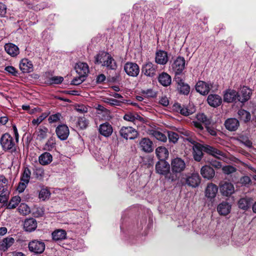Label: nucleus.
I'll use <instances>...</instances> for the list:
<instances>
[{"label": "nucleus", "instance_id": "nucleus-7", "mask_svg": "<svg viewBox=\"0 0 256 256\" xmlns=\"http://www.w3.org/2000/svg\"><path fill=\"white\" fill-rule=\"evenodd\" d=\"M29 250L35 254H42L45 249V244L42 241L33 240L28 244Z\"/></svg>", "mask_w": 256, "mask_h": 256}, {"label": "nucleus", "instance_id": "nucleus-28", "mask_svg": "<svg viewBox=\"0 0 256 256\" xmlns=\"http://www.w3.org/2000/svg\"><path fill=\"white\" fill-rule=\"evenodd\" d=\"M76 72L80 75L86 77L89 72L88 66L87 64L79 62L76 66Z\"/></svg>", "mask_w": 256, "mask_h": 256}, {"label": "nucleus", "instance_id": "nucleus-17", "mask_svg": "<svg viewBox=\"0 0 256 256\" xmlns=\"http://www.w3.org/2000/svg\"><path fill=\"white\" fill-rule=\"evenodd\" d=\"M175 81L178 84L177 88L179 92L181 94L188 95L190 91V87L187 84H186L184 80L178 76L176 77Z\"/></svg>", "mask_w": 256, "mask_h": 256}, {"label": "nucleus", "instance_id": "nucleus-27", "mask_svg": "<svg viewBox=\"0 0 256 256\" xmlns=\"http://www.w3.org/2000/svg\"><path fill=\"white\" fill-rule=\"evenodd\" d=\"M207 100L208 104L213 107H217L222 102L221 97L218 94H210Z\"/></svg>", "mask_w": 256, "mask_h": 256}, {"label": "nucleus", "instance_id": "nucleus-46", "mask_svg": "<svg viewBox=\"0 0 256 256\" xmlns=\"http://www.w3.org/2000/svg\"><path fill=\"white\" fill-rule=\"evenodd\" d=\"M31 175L30 170L28 168H24L22 175L20 178L22 182H24L26 184H28Z\"/></svg>", "mask_w": 256, "mask_h": 256}, {"label": "nucleus", "instance_id": "nucleus-26", "mask_svg": "<svg viewBox=\"0 0 256 256\" xmlns=\"http://www.w3.org/2000/svg\"><path fill=\"white\" fill-rule=\"evenodd\" d=\"M231 206L228 202H223L220 203L217 208V210L220 215L226 216L230 212Z\"/></svg>", "mask_w": 256, "mask_h": 256}, {"label": "nucleus", "instance_id": "nucleus-32", "mask_svg": "<svg viewBox=\"0 0 256 256\" xmlns=\"http://www.w3.org/2000/svg\"><path fill=\"white\" fill-rule=\"evenodd\" d=\"M156 153L160 160H165L168 156V150L164 146H158L156 150Z\"/></svg>", "mask_w": 256, "mask_h": 256}, {"label": "nucleus", "instance_id": "nucleus-18", "mask_svg": "<svg viewBox=\"0 0 256 256\" xmlns=\"http://www.w3.org/2000/svg\"><path fill=\"white\" fill-rule=\"evenodd\" d=\"M238 93L235 90H227L224 96V100L226 102H232L236 100H238Z\"/></svg>", "mask_w": 256, "mask_h": 256}, {"label": "nucleus", "instance_id": "nucleus-41", "mask_svg": "<svg viewBox=\"0 0 256 256\" xmlns=\"http://www.w3.org/2000/svg\"><path fill=\"white\" fill-rule=\"evenodd\" d=\"M21 200L19 196H15L12 197L7 205L8 209H13L16 208L19 204Z\"/></svg>", "mask_w": 256, "mask_h": 256}, {"label": "nucleus", "instance_id": "nucleus-15", "mask_svg": "<svg viewBox=\"0 0 256 256\" xmlns=\"http://www.w3.org/2000/svg\"><path fill=\"white\" fill-rule=\"evenodd\" d=\"M56 132L58 137L62 140L67 139L69 136L70 131L68 128L66 124H61L58 126L56 130Z\"/></svg>", "mask_w": 256, "mask_h": 256}, {"label": "nucleus", "instance_id": "nucleus-4", "mask_svg": "<svg viewBox=\"0 0 256 256\" xmlns=\"http://www.w3.org/2000/svg\"><path fill=\"white\" fill-rule=\"evenodd\" d=\"M174 109L184 116H188L196 112V108L192 104L181 105L180 104H175L174 106Z\"/></svg>", "mask_w": 256, "mask_h": 256}, {"label": "nucleus", "instance_id": "nucleus-6", "mask_svg": "<svg viewBox=\"0 0 256 256\" xmlns=\"http://www.w3.org/2000/svg\"><path fill=\"white\" fill-rule=\"evenodd\" d=\"M171 168L173 173H180L184 170L186 164L182 158H176L172 160Z\"/></svg>", "mask_w": 256, "mask_h": 256}, {"label": "nucleus", "instance_id": "nucleus-8", "mask_svg": "<svg viewBox=\"0 0 256 256\" xmlns=\"http://www.w3.org/2000/svg\"><path fill=\"white\" fill-rule=\"evenodd\" d=\"M124 70L128 75L134 77L136 76L140 72L138 66L132 62H128L125 64Z\"/></svg>", "mask_w": 256, "mask_h": 256}, {"label": "nucleus", "instance_id": "nucleus-29", "mask_svg": "<svg viewBox=\"0 0 256 256\" xmlns=\"http://www.w3.org/2000/svg\"><path fill=\"white\" fill-rule=\"evenodd\" d=\"M4 50L8 54L13 57L16 56L20 52L18 48L12 43L6 44Z\"/></svg>", "mask_w": 256, "mask_h": 256}, {"label": "nucleus", "instance_id": "nucleus-2", "mask_svg": "<svg viewBox=\"0 0 256 256\" xmlns=\"http://www.w3.org/2000/svg\"><path fill=\"white\" fill-rule=\"evenodd\" d=\"M95 64H101L108 70H116L118 66L116 60L112 56L105 52H101L94 57Z\"/></svg>", "mask_w": 256, "mask_h": 256}, {"label": "nucleus", "instance_id": "nucleus-44", "mask_svg": "<svg viewBox=\"0 0 256 256\" xmlns=\"http://www.w3.org/2000/svg\"><path fill=\"white\" fill-rule=\"evenodd\" d=\"M151 134L158 140L165 142L167 140L166 136L159 131L152 130Z\"/></svg>", "mask_w": 256, "mask_h": 256}, {"label": "nucleus", "instance_id": "nucleus-21", "mask_svg": "<svg viewBox=\"0 0 256 256\" xmlns=\"http://www.w3.org/2000/svg\"><path fill=\"white\" fill-rule=\"evenodd\" d=\"M155 61L158 64L162 65L166 64L168 61L167 52L162 50L158 51L156 54Z\"/></svg>", "mask_w": 256, "mask_h": 256}, {"label": "nucleus", "instance_id": "nucleus-47", "mask_svg": "<svg viewBox=\"0 0 256 256\" xmlns=\"http://www.w3.org/2000/svg\"><path fill=\"white\" fill-rule=\"evenodd\" d=\"M32 215L36 218L42 216L44 214V208L35 206L32 210Z\"/></svg>", "mask_w": 256, "mask_h": 256}, {"label": "nucleus", "instance_id": "nucleus-55", "mask_svg": "<svg viewBox=\"0 0 256 256\" xmlns=\"http://www.w3.org/2000/svg\"><path fill=\"white\" fill-rule=\"evenodd\" d=\"M34 173L38 178H42L44 176V170L42 167H36L34 170Z\"/></svg>", "mask_w": 256, "mask_h": 256}, {"label": "nucleus", "instance_id": "nucleus-43", "mask_svg": "<svg viewBox=\"0 0 256 256\" xmlns=\"http://www.w3.org/2000/svg\"><path fill=\"white\" fill-rule=\"evenodd\" d=\"M18 212L23 216L28 214L30 212V207L26 204L22 203L18 207Z\"/></svg>", "mask_w": 256, "mask_h": 256}, {"label": "nucleus", "instance_id": "nucleus-25", "mask_svg": "<svg viewBox=\"0 0 256 256\" xmlns=\"http://www.w3.org/2000/svg\"><path fill=\"white\" fill-rule=\"evenodd\" d=\"M200 174L204 178L210 180L214 177L215 172L210 166H204L201 168Z\"/></svg>", "mask_w": 256, "mask_h": 256}, {"label": "nucleus", "instance_id": "nucleus-33", "mask_svg": "<svg viewBox=\"0 0 256 256\" xmlns=\"http://www.w3.org/2000/svg\"><path fill=\"white\" fill-rule=\"evenodd\" d=\"M48 130L45 126H40L36 131L35 134L36 136V139L39 140H42L48 136Z\"/></svg>", "mask_w": 256, "mask_h": 256}, {"label": "nucleus", "instance_id": "nucleus-54", "mask_svg": "<svg viewBox=\"0 0 256 256\" xmlns=\"http://www.w3.org/2000/svg\"><path fill=\"white\" fill-rule=\"evenodd\" d=\"M0 202L4 204L8 201L10 192H0Z\"/></svg>", "mask_w": 256, "mask_h": 256}, {"label": "nucleus", "instance_id": "nucleus-45", "mask_svg": "<svg viewBox=\"0 0 256 256\" xmlns=\"http://www.w3.org/2000/svg\"><path fill=\"white\" fill-rule=\"evenodd\" d=\"M56 146L55 140L51 137L50 138L44 146V150L47 151L52 150Z\"/></svg>", "mask_w": 256, "mask_h": 256}, {"label": "nucleus", "instance_id": "nucleus-50", "mask_svg": "<svg viewBox=\"0 0 256 256\" xmlns=\"http://www.w3.org/2000/svg\"><path fill=\"white\" fill-rule=\"evenodd\" d=\"M50 192L46 188H42L39 193V198L43 200L50 198Z\"/></svg>", "mask_w": 256, "mask_h": 256}, {"label": "nucleus", "instance_id": "nucleus-48", "mask_svg": "<svg viewBox=\"0 0 256 256\" xmlns=\"http://www.w3.org/2000/svg\"><path fill=\"white\" fill-rule=\"evenodd\" d=\"M88 124V120L84 117L79 118L78 119V126L82 130L86 128Z\"/></svg>", "mask_w": 256, "mask_h": 256}, {"label": "nucleus", "instance_id": "nucleus-23", "mask_svg": "<svg viewBox=\"0 0 256 256\" xmlns=\"http://www.w3.org/2000/svg\"><path fill=\"white\" fill-rule=\"evenodd\" d=\"M37 222L33 218L26 219L24 223V228L26 232H31L37 228Z\"/></svg>", "mask_w": 256, "mask_h": 256}, {"label": "nucleus", "instance_id": "nucleus-31", "mask_svg": "<svg viewBox=\"0 0 256 256\" xmlns=\"http://www.w3.org/2000/svg\"><path fill=\"white\" fill-rule=\"evenodd\" d=\"M218 187L216 185L210 183L208 184L206 190V196L208 198H214L218 192Z\"/></svg>", "mask_w": 256, "mask_h": 256}, {"label": "nucleus", "instance_id": "nucleus-42", "mask_svg": "<svg viewBox=\"0 0 256 256\" xmlns=\"http://www.w3.org/2000/svg\"><path fill=\"white\" fill-rule=\"evenodd\" d=\"M123 118L125 120L134 122L136 120H138L141 117L136 114L128 112L124 115Z\"/></svg>", "mask_w": 256, "mask_h": 256}, {"label": "nucleus", "instance_id": "nucleus-38", "mask_svg": "<svg viewBox=\"0 0 256 256\" xmlns=\"http://www.w3.org/2000/svg\"><path fill=\"white\" fill-rule=\"evenodd\" d=\"M10 192L8 180L3 175L0 176V192Z\"/></svg>", "mask_w": 256, "mask_h": 256}, {"label": "nucleus", "instance_id": "nucleus-57", "mask_svg": "<svg viewBox=\"0 0 256 256\" xmlns=\"http://www.w3.org/2000/svg\"><path fill=\"white\" fill-rule=\"evenodd\" d=\"M239 182L242 186H248L252 182V180L249 176H244L240 178Z\"/></svg>", "mask_w": 256, "mask_h": 256}, {"label": "nucleus", "instance_id": "nucleus-40", "mask_svg": "<svg viewBox=\"0 0 256 256\" xmlns=\"http://www.w3.org/2000/svg\"><path fill=\"white\" fill-rule=\"evenodd\" d=\"M238 114L240 118L244 122H247L250 120L251 116L249 112L241 109L238 111Z\"/></svg>", "mask_w": 256, "mask_h": 256}, {"label": "nucleus", "instance_id": "nucleus-3", "mask_svg": "<svg viewBox=\"0 0 256 256\" xmlns=\"http://www.w3.org/2000/svg\"><path fill=\"white\" fill-rule=\"evenodd\" d=\"M0 142L4 150L13 151L15 150V143L12 137L10 134L8 133L4 134L0 138Z\"/></svg>", "mask_w": 256, "mask_h": 256}, {"label": "nucleus", "instance_id": "nucleus-52", "mask_svg": "<svg viewBox=\"0 0 256 256\" xmlns=\"http://www.w3.org/2000/svg\"><path fill=\"white\" fill-rule=\"evenodd\" d=\"M168 136L170 142H172L173 143L176 142L179 138L178 134L172 131L168 132Z\"/></svg>", "mask_w": 256, "mask_h": 256}, {"label": "nucleus", "instance_id": "nucleus-61", "mask_svg": "<svg viewBox=\"0 0 256 256\" xmlns=\"http://www.w3.org/2000/svg\"><path fill=\"white\" fill-rule=\"evenodd\" d=\"M106 102L111 106H120L121 101L117 100L114 98H106Z\"/></svg>", "mask_w": 256, "mask_h": 256}, {"label": "nucleus", "instance_id": "nucleus-51", "mask_svg": "<svg viewBox=\"0 0 256 256\" xmlns=\"http://www.w3.org/2000/svg\"><path fill=\"white\" fill-rule=\"evenodd\" d=\"M48 114L46 112L42 113L36 119H34L32 120V124L34 125H38L40 124L48 116Z\"/></svg>", "mask_w": 256, "mask_h": 256}, {"label": "nucleus", "instance_id": "nucleus-22", "mask_svg": "<svg viewBox=\"0 0 256 256\" xmlns=\"http://www.w3.org/2000/svg\"><path fill=\"white\" fill-rule=\"evenodd\" d=\"M20 68L24 73L30 72L33 70V65L30 61L24 58L20 63Z\"/></svg>", "mask_w": 256, "mask_h": 256}, {"label": "nucleus", "instance_id": "nucleus-9", "mask_svg": "<svg viewBox=\"0 0 256 256\" xmlns=\"http://www.w3.org/2000/svg\"><path fill=\"white\" fill-rule=\"evenodd\" d=\"M212 84L210 82H206L204 81H198L196 85L197 92L202 95L208 94L210 89L212 88Z\"/></svg>", "mask_w": 256, "mask_h": 256}, {"label": "nucleus", "instance_id": "nucleus-59", "mask_svg": "<svg viewBox=\"0 0 256 256\" xmlns=\"http://www.w3.org/2000/svg\"><path fill=\"white\" fill-rule=\"evenodd\" d=\"M142 93L149 98H154L156 96V93L152 89L144 90Z\"/></svg>", "mask_w": 256, "mask_h": 256}, {"label": "nucleus", "instance_id": "nucleus-49", "mask_svg": "<svg viewBox=\"0 0 256 256\" xmlns=\"http://www.w3.org/2000/svg\"><path fill=\"white\" fill-rule=\"evenodd\" d=\"M196 118L200 122L203 123L204 125L208 126L210 124V120L204 114H198L196 116Z\"/></svg>", "mask_w": 256, "mask_h": 256}, {"label": "nucleus", "instance_id": "nucleus-64", "mask_svg": "<svg viewBox=\"0 0 256 256\" xmlns=\"http://www.w3.org/2000/svg\"><path fill=\"white\" fill-rule=\"evenodd\" d=\"M210 162L212 166L216 168H220L222 167V163L216 160L212 159Z\"/></svg>", "mask_w": 256, "mask_h": 256}, {"label": "nucleus", "instance_id": "nucleus-37", "mask_svg": "<svg viewBox=\"0 0 256 256\" xmlns=\"http://www.w3.org/2000/svg\"><path fill=\"white\" fill-rule=\"evenodd\" d=\"M66 232L63 230H58L52 233V239L54 240L58 241L64 240L66 237Z\"/></svg>", "mask_w": 256, "mask_h": 256}, {"label": "nucleus", "instance_id": "nucleus-34", "mask_svg": "<svg viewBox=\"0 0 256 256\" xmlns=\"http://www.w3.org/2000/svg\"><path fill=\"white\" fill-rule=\"evenodd\" d=\"M159 82L163 86H169L172 82L171 76L167 73L163 72L159 75Z\"/></svg>", "mask_w": 256, "mask_h": 256}, {"label": "nucleus", "instance_id": "nucleus-5", "mask_svg": "<svg viewBox=\"0 0 256 256\" xmlns=\"http://www.w3.org/2000/svg\"><path fill=\"white\" fill-rule=\"evenodd\" d=\"M120 134L126 140H134L138 136V132L131 126H122L120 130Z\"/></svg>", "mask_w": 256, "mask_h": 256}, {"label": "nucleus", "instance_id": "nucleus-39", "mask_svg": "<svg viewBox=\"0 0 256 256\" xmlns=\"http://www.w3.org/2000/svg\"><path fill=\"white\" fill-rule=\"evenodd\" d=\"M182 134L186 137L184 138V142H188L192 144L197 142L196 140V137L192 132L188 130H184L182 132Z\"/></svg>", "mask_w": 256, "mask_h": 256}, {"label": "nucleus", "instance_id": "nucleus-62", "mask_svg": "<svg viewBox=\"0 0 256 256\" xmlns=\"http://www.w3.org/2000/svg\"><path fill=\"white\" fill-rule=\"evenodd\" d=\"M5 70L8 72V73L12 74L13 76H16L18 74V72L16 69L12 66H8L5 68Z\"/></svg>", "mask_w": 256, "mask_h": 256}, {"label": "nucleus", "instance_id": "nucleus-1", "mask_svg": "<svg viewBox=\"0 0 256 256\" xmlns=\"http://www.w3.org/2000/svg\"><path fill=\"white\" fill-rule=\"evenodd\" d=\"M193 156L195 160L200 162L203 156L202 151L214 156L216 158L221 159V158H226V154L209 145L202 146L196 142L192 144Z\"/></svg>", "mask_w": 256, "mask_h": 256}, {"label": "nucleus", "instance_id": "nucleus-16", "mask_svg": "<svg viewBox=\"0 0 256 256\" xmlns=\"http://www.w3.org/2000/svg\"><path fill=\"white\" fill-rule=\"evenodd\" d=\"M220 191L223 196H230L234 192V188L231 182H225L220 185Z\"/></svg>", "mask_w": 256, "mask_h": 256}, {"label": "nucleus", "instance_id": "nucleus-20", "mask_svg": "<svg viewBox=\"0 0 256 256\" xmlns=\"http://www.w3.org/2000/svg\"><path fill=\"white\" fill-rule=\"evenodd\" d=\"M226 128L229 131H236L240 126L238 120L235 118L227 119L224 122Z\"/></svg>", "mask_w": 256, "mask_h": 256}, {"label": "nucleus", "instance_id": "nucleus-13", "mask_svg": "<svg viewBox=\"0 0 256 256\" xmlns=\"http://www.w3.org/2000/svg\"><path fill=\"white\" fill-rule=\"evenodd\" d=\"M170 164L166 160H160L156 164V171L158 174L166 176L170 172Z\"/></svg>", "mask_w": 256, "mask_h": 256}, {"label": "nucleus", "instance_id": "nucleus-10", "mask_svg": "<svg viewBox=\"0 0 256 256\" xmlns=\"http://www.w3.org/2000/svg\"><path fill=\"white\" fill-rule=\"evenodd\" d=\"M158 66L151 62H148L142 66V72L149 77H154L156 74Z\"/></svg>", "mask_w": 256, "mask_h": 256}, {"label": "nucleus", "instance_id": "nucleus-24", "mask_svg": "<svg viewBox=\"0 0 256 256\" xmlns=\"http://www.w3.org/2000/svg\"><path fill=\"white\" fill-rule=\"evenodd\" d=\"M250 96V90L246 86H243L240 90L238 96V100L241 102H244L248 100Z\"/></svg>", "mask_w": 256, "mask_h": 256}, {"label": "nucleus", "instance_id": "nucleus-60", "mask_svg": "<svg viewBox=\"0 0 256 256\" xmlns=\"http://www.w3.org/2000/svg\"><path fill=\"white\" fill-rule=\"evenodd\" d=\"M64 78L62 76H55L50 78V82L52 84H60L63 81Z\"/></svg>", "mask_w": 256, "mask_h": 256}, {"label": "nucleus", "instance_id": "nucleus-14", "mask_svg": "<svg viewBox=\"0 0 256 256\" xmlns=\"http://www.w3.org/2000/svg\"><path fill=\"white\" fill-rule=\"evenodd\" d=\"M186 184L188 186L196 188L200 183V178L197 173H193L184 178Z\"/></svg>", "mask_w": 256, "mask_h": 256}, {"label": "nucleus", "instance_id": "nucleus-11", "mask_svg": "<svg viewBox=\"0 0 256 256\" xmlns=\"http://www.w3.org/2000/svg\"><path fill=\"white\" fill-rule=\"evenodd\" d=\"M141 150L146 153L152 152L154 150L153 142L149 138H142L138 143Z\"/></svg>", "mask_w": 256, "mask_h": 256}, {"label": "nucleus", "instance_id": "nucleus-56", "mask_svg": "<svg viewBox=\"0 0 256 256\" xmlns=\"http://www.w3.org/2000/svg\"><path fill=\"white\" fill-rule=\"evenodd\" d=\"M61 114L60 113L55 114L50 116L48 118L50 123H53L58 122L60 120Z\"/></svg>", "mask_w": 256, "mask_h": 256}, {"label": "nucleus", "instance_id": "nucleus-30", "mask_svg": "<svg viewBox=\"0 0 256 256\" xmlns=\"http://www.w3.org/2000/svg\"><path fill=\"white\" fill-rule=\"evenodd\" d=\"M52 161V155L48 152H44L38 157V162L41 165L46 166L50 164Z\"/></svg>", "mask_w": 256, "mask_h": 256}, {"label": "nucleus", "instance_id": "nucleus-19", "mask_svg": "<svg viewBox=\"0 0 256 256\" xmlns=\"http://www.w3.org/2000/svg\"><path fill=\"white\" fill-rule=\"evenodd\" d=\"M98 130L100 133L105 137L110 136L112 133V127L108 122H105L100 126Z\"/></svg>", "mask_w": 256, "mask_h": 256}, {"label": "nucleus", "instance_id": "nucleus-36", "mask_svg": "<svg viewBox=\"0 0 256 256\" xmlns=\"http://www.w3.org/2000/svg\"><path fill=\"white\" fill-rule=\"evenodd\" d=\"M252 198H240L238 202V207L242 210H248L250 206Z\"/></svg>", "mask_w": 256, "mask_h": 256}, {"label": "nucleus", "instance_id": "nucleus-35", "mask_svg": "<svg viewBox=\"0 0 256 256\" xmlns=\"http://www.w3.org/2000/svg\"><path fill=\"white\" fill-rule=\"evenodd\" d=\"M14 240L12 237L4 238L0 244V249L3 251L6 250L14 243Z\"/></svg>", "mask_w": 256, "mask_h": 256}, {"label": "nucleus", "instance_id": "nucleus-12", "mask_svg": "<svg viewBox=\"0 0 256 256\" xmlns=\"http://www.w3.org/2000/svg\"><path fill=\"white\" fill-rule=\"evenodd\" d=\"M185 66V60L183 57L178 56L172 65V69L176 75L180 74Z\"/></svg>", "mask_w": 256, "mask_h": 256}, {"label": "nucleus", "instance_id": "nucleus-63", "mask_svg": "<svg viewBox=\"0 0 256 256\" xmlns=\"http://www.w3.org/2000/svg\"><path fill=\"white\" fill-rule=\"evenodd\" d=\"M28 184H26L25 182H20L18 186V188H17V190H18V192H22L24 191V190H25V188H26V186L28 185Z\"/></svg>", "mask_w": 256, "mask_h": 256}, {"label": "nucleus", "instance_id": "nucleus-58", "mask_svg": "<svg viewBox=\"0 0 256 256\" xmlns=\"http://www.w3.org/2000/svg\"><path fill=\"white\" fill-rule=\"evenodd\" d=\"M85 80V77L80 76L78 77L75 78L71 82V84L73 85L78 86L82 84Z\"/></svg>", "mask_w": 256, "mask_h": 256}, {"label": "nucleus", "instance_id": "nucleus-53", "mask_svg": "<svg viewBox=\"0 0 256 256\" xmlns=\"http://www.w3.org/2000/svg\"><path fill=\"white\" fill-rule=\"evenodd\" d=\"M223 172L226 174H230L236 172V168L232 166H226L222 168Z\"/></svg>", "mask_w": 256, "mask_h": 256}]
</instances>
